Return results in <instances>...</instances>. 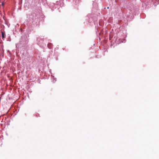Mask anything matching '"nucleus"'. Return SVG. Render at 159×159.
I'll return each instance as SVG.
<instances>
[{"label": "nucleus", "instance_id": "nucleus-1", "mask_svg": "<svg viewBox=\"0 0 159 159\" xmlns=\"http://www.w3.org/2000/svg\"><path fill=\"white\" fill-rule=\"evenodd\" d=\"M2 38H4V33L3 32H2Z\"/></svg>", "mask_w": 159, "mask_h": 159}, {"label": "nucleus", "instance_id": "nucleus-2", "mask_svg": "<svg viewBox=\"0 0 159 159\" xmlns=\"http://www.w3.org/2000/svg\"><path fill=\"white\" fill-rule=\"evenodd\" d=\"M48 48H51L52 47V44L51 43L48 44Z\"/></svg>", "mask_w": 159, "mask_h": 159}, {"label": "nucleus", "instance_id": "nucleus-3", "mask_svg": "<svg viewBox=\"0 0 159 159\" xmlns=\"http://www.w3.org/2000/svg\"><path fill=\"white\" fill-rule=\"evenodd\" d=\"M2 5L3 6V5H4V3H3V2H2Z\"/></svg>", "mask_w": 159, "mask_h": 159}, {"label": "nucleus", "instance_id": "nucleus-4", "mask_svg": "<svg viewBox=\"0 0 159 159\" xmlns=\"http://www.w3.org/2000/svg\"><path fill=\"white\" fill-rule=\"evenodd\" d=\"M107 8H108H108H109V7H107Z\"/></svg>", "mask_w": 159, "mask_h": 159}]
</instances>
